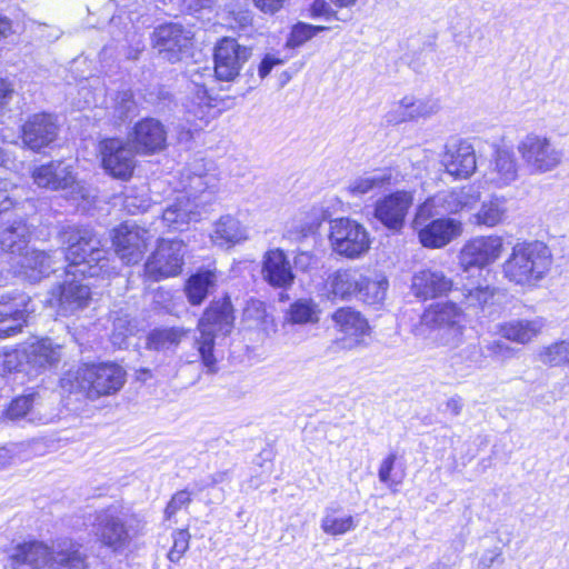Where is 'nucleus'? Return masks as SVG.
I'll use <instances>...</instances> for the list:
<instances>
[{
    "label": "nucleus",
    "mask_w": 569,
    "mask_h": 569,
    "mask_svg": "<svg viewBox=\"0 0 569 569\" xmlns=\"http://www.w3.org/2000/svg\"><path fill=\"white\" fill-rule=\"evenodd\" d=\"M66 246L67 276L107 277L110 276L109 259L100 238L88 226H67L60 232Z\"/></svg>",
    "instance_id": "nucleus-1"
},
{
    "label": "nucleus",
    "mask_w": 569,
    "mask_h": 569,
    "mask_svg": "<svg viewBox=\"0 0 569 569\" xmlns=\"http://www.w3.org/2000/svg\"><path fill=\"white\" fill-rule=\"evenodd\" d=\"M126 380L127 372L118 363H81L69 369L60 385L70 393H81L90 400H97L119 392Z\"/></svg>",
    "instance_id": "nucleus-2"
},
{
    "label": "nucleus",
    "mask_w": 569,
    "mask_h": 569,
    "mask_svg": "<svg viewBox=\"0 0 569 569\" xmlns=\"http://www.w3.org/2000/svg\"><path fill=\"white\" fill-rule=\"evenodd\" d=\"M146 521L137 513L110 506L96 513L92 532L101 547L113 555H123L134 539L142 536Z\"/></svg>",
    "instance_id": "nucleus-3"
},
{
    "label": "nucleus",
    "mask_w": 569,
    "mask_h": 569,
    "mask_svg": "<svg viewBox=\"0 0 569 569\" xmlns=\"http://www.w3.org/2000/svg\"><path fill=\"white\" fill-rule=\"evenodd\" d=\"M87 556L72 542L58 545L54 550L42 541L30 540L17 545L9 555L13 569L21 567L41 569H86Z\"/></svg>",
    "instance_id": "nucleus-4"
},
{
    "label": "nucleus",
    "mask_w": 569,
    "mask_h": 569,
    "mask_svg": "<svg viewBox=\"0 0 569 569\" xmlns=\"http://www.w3.org/2000/svg\"><path fill=\"white\" fill-rule=\"evenodd\" d=\"M552 264V253L542 241L516 243L502 263L503 277L521 287H533L542 280Z\"/></svg>",
    "instance_id": "nucleus-5"
},
{
    "label": "nucleus",
    "mask_w": 569,
    "mask_h": 569,
    "mask_svg": "<svg viewBox=\"0 0 569 569\" xmlns=\"http://www.w3.org/2000/svg\"><path fill=\"white\" fill-rule=\"evenodd\" d=\"M232 326L233 315L229 299L212 302L200 318L198 322L199 337H196L194 346L209 372L216 371L214 340L219 336L229 335Z\"/></svg>",
    "instance_id": "nucleus-6"
},
{
    "label": "nucleus",
    "mask_w": 569,
    "mask_h": 569,
    "mask_svg": "<svg viewBox=\"0 0 569 569\" xmlns=\"http://www.w3.org/2000/svg\"><path fill=\"white\" fill-rule=\"evenodd\" d=\"M420 326L430 329L436 346L455 349L463 340L465 313L455 302H437L423 311Z\"/></svg>",
    "instance_id": "nucleus-7"
},
{
    "label": "nucleus",
    "mask_w": 569,
    "mask_h": 569,
    "mask_svg": "<svg viewBox=\"0 0 569 569\" xmlns=\"http://www.w3.org/2000/svg\"><path fill=\"white\" fill-rule=\"evenodd\" d=\"M412 227L418 233L420 243L429 249L443 248L463 232L460 220L436 214L431 210L422 213L421 206L417 209Z\"/></svg>",
    "instance_id": "nucleus-8"
},
{
    "label": "nucleus",
    "mask_w": 569,
    "mask_h": 569,
    "mask_svg": "<svg viewBox=\"0 0 569 569\" xmlns=\"http://www.w3.org/2000/svg\"><path fill=\"white\" fill-rule=\"evenodd\" d=\"M219 181L212 163L208 167L203 160H197L182 171L179 193L198 208H203L213 200Z\"/></svg>",
    "instance_id": "nucleus-9"
},
{
    "label": "nucleus",
    "mask_w": 569,
    "mask_h": 569,
    "mask_svg": "<svg viewBox=\"0 0 569 569\" xmlns=\"http://www.w3.org/2000/svg\"><path fill=\"white\" fill-rule=\"evenodd\" d=\"M329 241L332 250L346 258L357 259L363 256L371 244L368 230L350 218L330 221Z\"/></svg>",
    "instance_id": "nucleus-10"
},
{
    "label": "nucleus",
    "mask_w": 569,
    "mask_h": 569,
    "mask_svg": "<svg viewBox=\"0 0 569 569\" xmlns=\"http://www.w3.org/2000/svg\"><path fill=\"white\" fill-rule=\"evenodd\" d=\"M518 152L531 173H545L561 162L562 154L550 139L543 136L527 134L518 144Z\"/></svg>",
    "instance_id": "nucleus-11"
},
{
    "label": "nucleus",
    "mask_w": 569,
    "mask_h": 569,
    "mask_svg": "<svg viewBox=\"0 0 569 569\" xmlns=\"http://www.w3.org/2000/svg\"><path fill=\"white\" fill-rule=\"evenodd\" d=\"M503 249V239L498 234L473 237L462 246L458 257L459 266L465 272L472 268L482 270L495 263Z\"/></svg>",
    "instance_id": "nucleus-12"
},
{
    "label": "nucleus",
    "mask_w": 569,
    "mask_h": 569,
    "mask_svg": "<svg viewBox=\"0 0 569 569\" xmlns=\"http://www.w3.org/2000/svg\"><path fill=\"white\" fill-rule=\"evenodd\" d=\"M481 192L475 186L443 190L428 198L421 203V211L431 210L436 214L446 217L461 211L472 210L480 201Z\"/></svg>",
    "instance_id": "nucleus-13"
},
{
    "label": "nucleus",
    "mask_w": 569,
    "mask_h": 569,
    "mask_svg": "<svg viewBox=\"0 0 569 569\" xmlns=\"http://www.w3.org/2000/svg\"><path fill=\"white\" fill-rule=\"evenodd\" d=\"M183 256L182 241L161 239L146 262V273L153 280L177 276L181 272Z\"/></svg>",
    "instance_id": "nucleus-14"
},
{
    "label": "nucleus",
    "mask_w": 569,
    "mask_h": 569,
    "mask_svg": "<svg viewBox=\"0 0 569 569\" xmlns=\"http://www.w3.org/2000/svg\"><path fill=\"white\" fill-rule=\"evenodd\" d=\"M331 319L335 328L342 335L332 341L331 348L338 350H352L363 342L369 326L367 320L357 310L350 307L337 309Z\"/></svg>",
    "instance_id": "nucleus-15"
},
{
    "label": "nucleus",
    "mask_w": 569,
    "mask_h": 569,
    "mask_svg": "<svg viewBox=\"0 0 569 569\" xmlns=\"http://www.w3.org/2000/svg\"><path fill=\"white\" fill-rule=\"evenodd\" d=\"M152 42L163 60L174 63L188 56L192 46V34L178 23H168L153 31Z\"/></svg>",
    "instance_id": "nucleus-16"
},
{
    "label": "nucleus",
    "mask_w": 569,
    "mask_h": 569,
    "mask_svg": "<svg viewBox=\"0 0 569 569\" xmlns=\"http://www.w3.org/2000/svg\"><path fill=\"white\" fill-rule=\"evenodd\" d=\"M152 236L136 223L126 222L113 231V246L119 258L130 264L142 260Z\"/></svg>",
    "instance_id": "nucleus-17"
},
{
    "label": "nucleus",
    "mask_w": 569,
    "mask_h": 569,
    "mask_svg": "<svg viewBox=\"0 0 569 569\" xmlns=\"http://www.w3.org/2000/svg\"><path fill=\"white\" fill-rule=\"evenodd\" d=\"M99 152L104 170L112 177L127 180L132 176L136 161L133 148L117 138L103 139Z\"/></svg>",
    "instance_id": "nucleus-18"
},
{
    "label": "nucleus",
    "mask_w": 569,
    "mask_h": 569,
    "mask_svg": "<svg viewBox=\"0 0 569 569\" xmlns=\"http://www.w3.org/2000/svg\"><path fill=\"white\" fill-rule=\"evenodd\" d=\"M251 56V49L236 39L223 38L214 49V73L219 80L231 81Z\"/></svg>",
    "instance_id": "nucleus-19"
},
{
    "label": "nucleus",
    "mask_w": 569,
    "mask_h": 569,
    "mask_svg": "<svg viewBox=\"0 0 569 569\" xmlns=\"http://www.w3.org/2000/svg\"><path fill=\"white\" fill-rule=\"evenodd\" d=\"M128 141L136 153H156L164 149L167 131L159 120L144 118L134 124Z\"/></svg>",
    "instance_id": "nucleus-20"
},
{
    "label": "nucleus",
    "mask_w": 569,
    "mask_h": 569,
    "mask_svg": "<svg viewBox=\"0 0 569 569\" xmlns=\"http://www.w3.org/2000/svg\"><path fill=\"white\" fill-rule=\"evenodd\" d=\"M412 201V196L409 192H393L377 201L375 217L388 229L398 231L403 227Z\"/></svg>",
    "instance_id": "nucleus-21"
},
{
    "label": "nucleus",
    "mask_w": 569,
    "mask_h": 569,
    "mask_svg": "<svg viewBox=\"0 0 569 569\" xmlns=\"http://www.w3.org/2000/svg\"><path fill=\"white\" fill-rule=\"evenodd\" d=\"M59 132L56 117L50 113H37L23 126V142L31 150L39 151L52 143Z\"/></svg>",
    "instance_id": "nucleus-22"
},
{
    "label": "nucleus",
    "mask_w": 569,
    "mask_h": 569,
    "mask_svg": "<svg viewBox=\"0 0 569 569\" xmlns=\"http://www.w3.org/2000/svg\"><path fill=\"white\" fill-rule=\"evenodd\" d=\"M261 274L273 288L288 289L295 281L291 263L279 248L270 249L263 254Z\"/></svg>",
    "instance_id": "nucleus-23"
},
{
    "label": "nucleus",
    "mask_w": 569,
    "mask_h": 569,
    "mask_svg": "<svg viewBox=\"0 0 569 569\" xmlns=\"http://www.w3.org/2000/svg\"><path fill=\"white\" fill-rule=\"evenodd\" d=\"M452 286V280L443 271L431 268L416 271L411 279L412 293L423 300L447 295Z\"/></svg>",
    "instance_id": "nucleus-24"
},
{
    "label": "nucleus",
    "mask_w": 569,
    "mask_h": 569,
    "mask_svg": "<svg viewBox=\"0 0 569 569\" xmlns=\"http://www.w3.org/2000/svg\"><path fill=\"white\" fill-rule=\"evenodd\" d=\"M59 257L60 252L58 250L46 252L28 247L14 263L20 267V273H23L31 281H38L56 271L54 266Z\"/></svg>",
    "instance_id": "nucleus-25"
},
{
    "label": "nucleus",
    "mask_w": 569,
    "mask_h": 569,
    "mask_svg": "<svg viewBox=\"0 0 569 569\" xmlns=\"http://www.w3.org/2000/svg\"><path fill=\"white\" fill-rule=\"evenodd\" d=\"M442 163L449 174L456 178H468L477 168L475 150L470 143L459 141L447 149Z\"/></svg>",
    "instance_id": "nucleus-26"
},
{
    "label": "nucleus",
    "mask_w": 569,
    "mask_h": 569,
    "mask_svg": "<svg viewBox=\"0 0 569 569\" xmlns=\"http://www.w3.org/2000/svg\"><path fill=\"white\" fill-rule=\"evenodd\" d=\"M483 178L485 183L495 188L511 184L518 178V164L515 154L510 150L498 149Z\"/></svg>",
    "instance_id": "nucleus-27"
},
{
    "label": "nucleus",
    "mask_w": 569,
    "mask_h": 569,
    "mask_svg": "<svg viewBox=\"0 0 569 569\" xmlns=\"http://www.w3.org/2000/svg\"><path fill=\"white\" fill-rule=\"evenodd\" d=\"M53 296L57 297L59 313L69 316L89 305L91 291L88 284L73 279L60 286Z\"/></svg>",
    "instance_id": "nucleus-28"
},
{
    "label": "nucleus",
    "mask_w": 569,
    "mask_h": 569,
    "mask_svg": "<svg viewBox=\"0 0 569 569\" xmlns=\"http://www.w3.org/2000/svg\"><path fill=\"white\" fill-rule=\"evenodd\" d=\"M398 181V172L392 168H379L352 179L347 192L352 197H362L370 191L387 188Z\"/></svg>",
    "instance_id": "nucleus-29"
},
{
    "label": "nucleus",
    "mask_w": 569,
    "mask_h": 569,
    "mask_svg": "<svg viewBox=\"0 0 569 569\" xmlns=\"http://www.w3.org/2000/svg\"><path fill=\"white\" fill-rule=\"evenodd\" d=\"M199 209L197 204L191 203V200L179 193L163 210L162 221L171 230H182L192 220H198Z\"/></svg>",
    "instance_id": "nucleus-30"
},
{
    "label": "nucleus",
    "mask_w": 569,
    "mask_h": 569,
    "mask_svg": "<svg viewBox=\"0 0 569 569\" xmlns=\"http://www.w3.org/2000/svg\"><path fill=\"white\" fill-rule=\"evenodd\" d=\"M26 357L28 363L33 368H51L60 362L62 347L49 338H43L28 346Z\"/></svg>",
    "instance_id": "nucleus-31"
},
{
    "label": "nucleus",
    "mask_w": 569,
    "mask_h": 569,
    "mask_svg": "<svg viewBox=\"0 0 569 569\" xmlns=\"http://www.w3.org/2000/svg\"><path fill=\"white\" fill-rule=\"evenodd\" d=\"M30 236V228L23 220L13 221L0 231V248L14 262L28 248Z\"/></svg>",
    "instance_id": "nucleus-32"
},
{
    "label": "nucleus",
    "mask_w": 569,
    "mask_h": 569,
    "mask_svg": "<svg viewBox=\"0 0 569 569\" xmlns=\"http://www.w3.org/2000/svg\"><path fill=\"white\" fill-rule=\"evenodd\" d=\"M543 327L541 318L517 319L501 323L499 333L507 340L525 345L536 338Z\"/></svg>",
    "instance_id": "nucleus-33"
},
{
    "label": "nucleus",
    "mask_w": 569,
    "mask_h": 569,
    "mask_svg": "<svg viewBox=\"0 0 569 569\" xmlns=\"http://www.w3.org/2000/svg\"><path fill=\"white\" fill-rule=\"evenodd\" d=\"M507 212V199L492 196L481 202L480 208L470 216L469 222L480 227L493 228L503 222Z\"/></svg>",
    "instance_id": "nucleus-34"
},
{
    "label": "nucleus",
    "mask_w": 569,
    "mask_h": 569,
    "mask_svg": "<svg viewBox=\"0 0 569 569\" xmlns=\"http://www.w3.org/2000/svg\"><path fill=\"white\" fill-rule=\"evenodd\" d=\"M248 238L247 229L232 216L221 217L214 224L212 241L220 247L233 246Z\"/></svg>",
    "instance_id": "nucleus-35"
},
{
    "label": "nucleus",
    "mask_w": 569,
    "mask_h": 569,
    "mask_svg": "<svg viewBox=\"0 0 569 569\" xmlns=\"http://www.w3.org/2000/svg\"><path fill=\"white\" fill-rule=\"evenodd\" d=\"M361 274L355 269H339L328 278L330 292L340 299H346L358 291Z\"/></svg>",
    "instance_id": "nucleus-36"
},
{
    "label": "nucleus",
    "mask_w": 569,
    "mask_h": 569,
    "mask_svg": "<svg viewBox=\"0 0 569 569\" xmlns=\"http://www.w3.org/2000/svg\"><path fill=\"white\" fill-rule=\"evenodd\" d=\"M216 280V274L210 270L199 271L192 274L187 280L184 287L188 301L193 306L201 305L210 290L214 287Z\"/></svg>",
    "instance_id": "nucleus-37"
},
{
    "label": "nucleus",
    "mask_w": 569,
    "mask_h": 569,
    "mask_svg": "<svg viewBox=\"0 0 569 569\" xmlns=\"http://www.w3.org/2000/svg\"><path fill=\"white\" fill-rule=\"evenodd\" d=\"M187 332L182 327L156 328L148 335L147 346L156 351L172 350L187 337Z\"/></svg>",
    "instance_id": "nucleus-38"
},
{
    "label": "nucleus",
    "mask_w": 569,
    "mask_h": 569,
    "mask_svg": "<svg viewBox=\"0 0 569 569\" xmlns=\"http://www.w3.org/2000/svg\"><path fill=\"white\" fill-rule=\"evenodd\" d=\"M388 287V279L383 274H376L373 278L361 274V284L358 287L357 293L365 302L378 305L385 300Z\"/></svg>",
    "instance_id": "nucleus-39"
},
{
    "label": "nucleus",
    "mask_w": 569,
    "mask_h": 569,
    "mask_svg": "<svg viewBox=\"0 0 569 569\" xmlns=\"http://www.w3.org/2000/svg\"><path fill=\"white\" fill-rule=\"evenodd\" d=\"M319 306L311 299H299L290 305L287 320L296 325L317 323L319 321Z\"/></svg>",
    "instance_id": "nucleus-40"
},
{
    "label": "nucleus",
    "mask_w": 569,
    "mask_h": 569,
    "mask_svg": "<svg viewBox=\"0 0 569 569\" xmlns=\"http://www.w3.org/2000/svg\"><path fill=\"white\" fill-rule=\"evenodd\" d=\"M357 520L351 515L339 513L337 510H327L321 519V529L330 536H341L357 527Z\"/></svg>",
    "instance_id": "nucleus-41"
},
{
    "label": "nucleus",
    "mask_w": 569,
    "mask_h": 569,
    "mask_svg": "<svg viewBox=\"0 0 569 569\" xmlns=\"http://www.w3.org/2000/svg\"><path fill=\"white\" fill-rule=\"evenodd\" d=\"M403 99L405 107L408 109L409 118H411L412 121L430 118L441 109L440 101L437 98H416L413 96H406Z\"/></svg>",
    "instance_id": "nucleus-42"
},
{
    "label": "nucleus",
    "mask_w": 569,
    "mask_h": 569,
    "mask_svg": "<svg viewBox=\"0 0 569 569\" xmlns=\"http://www.w3.org/2000/svg\"><path fill=\"white\" fill-rule=\"evenodd\" d=\"M539 360L549 366L569 367V337L565 340L543 347L539 351Z\"/></svg>",
    "instance_id": "nucleus-43"
},
{
    "label": "nucleus",
    "mask_w": 569,
    "mask_h": 569,
    "mask_svg": "<svg viewBox=\"0 0 569 569\" xmlns=\"http://www.w3.org/2000/svg\"><path fill=\"white\" fill-rule=\"evenodd\" d=\"M495 296V289L489 286H477L475 288H463V298L468 307L482 309L491 303Z\"/></svg>",
    "instance_id": "nucleus-44"
},
{
    "label": "nucleus",
    "mask_w": 569,
    "mask_h": 569,
    "mask_svg": "<svg viewBox=\"0 0 569 569\" xmlns=\"http://www.w3.org/2000/svg\"><path fill=\"white\" fill-rule=\"evenodd\" d=\"M30 298L24 293H16L14 296H2L0 298V321L6 318L14 317L16 311L27 308Z\"/></svg>",
    "instance_id": "nucleus-45"
},
{
    "label": "nucleus",
    "mask_w": 569,
    "mask_h": 569,
    "mask_svg": "<svg viewBox=\"0 0 569 569\" xmlns=\"http://www.w3.org/2000/svg\"><path fill=\"white\" fill-rule=\"evenodd\" d=\"M327 27L311 26L307 23H298L293 27L290 37L287 40V46L290 48H297L303 44L306 41L315 37L318 32L327 30Z\"/></svg>",
    "instance_id": "nucleus-46"
},
{
    "label": "nucleus",
    "mask_w": 569,
    "mask_h": 569,
    "mask_svg": "<svg viewBox=\"0 0 569 569\" xmlns=\"http://www.w3.org/2000/svg\"><path fill=\"white\" fill-rule=\"evenodd\" d=\"M28 307L20 311H16L14 317L6 318L0 321V337H10L21 331L27 321Z\"/></svg>",
    "instance_id": "nucleus-47"
},
{
    "label": "nucleus",
    "mask_w": 569,
    "mask_h": 569,
    "mask_svg": "<svg viewBox=\"0 0 569 569\" xmlns=\"http://www.w3.org/2000/svg\"><path fill=\"white\" fill-rule=\"evenodd\" d=\"M114 117L123 121L136 111V102L130 91L119 92L114 99Z\"/></svg>",
    "instance_id": "nucleus-48"
},
{
    "label": "nucleus",
    "mask_w": 569,
    "mask_h": 569,
    "mask_svg": "<svg viewBox=\"0 0 569 569\" xmlns=\"http://www.w3.org/2000/svg\"><path fill=\"white\" fill-rule=\"evenodd\" d=\"M34 397L33 395L18 397L11 401L6 411L10 420H18L30 413L32 409Z\"/></svg>",
    "instance_id": "nucleus-49"
},
{
    "label": "nucleus",
    "mask_w": 569,
    "mask_h": 569,
    "mask_svg": "<svg viewBox=\"0 0 569 569\" xmlns=\"http://www.w3.org/2000/svg\"><path fill=\"white\" fill-rule=\"evenodd\" d=\"M54 170L57 169L53 167V161L36 168L32 172L34 183L41 188L58 190V186L54 183Z\"/></svg>",
    "instance_id": "nucleus-50"
},
{
    "label": "nucleus",
    "mask_w": 569,
    "mask_h": 569,
    "mask_svg": "<svg viewBox=\"0 0 569 569\" xmlns=\"http://www.w3.org/2000/svg\"><path fill=\"white\" fill-rule=\"evenodd\" d=\"M396 460V453H390L381 461V465L379 467V480L388 485L389 487L398 486L402 481L401 477L397 478L396 476L392 475Z\"/></svg>",
    "instance_id": "nucleus-51"
},
{
    "label": "nucleus",
    "mask_w": 569,
    "mask_h": 569,
    "mask_svg": "<svg viewBox=\"0 0 569 569\" xmlns=\"http://www.w3.org/2000/svg\"><path fill=\"white\" fill-rule=\"evenodd\" d=\"M54 183L58 189H67L73 186L76 179L72 172V167L63 161H53Z\"/></svg>",
    "instance_id": "nucleus-52"
},
{
    "label": "nucleus",
    "mask_w": 569,
    "mask_h": 569,
    "mask_svg": "<svg viewBox=\"0 0 569 569\" xmlns=\"http://www.w3.org/2000/svg\"><path fill=\"white\" fill-rule=\"evenodd\" d=\"M487 359L492 358L497 361H505L512 357L513 349L501 340H491L485 342Z\"/></svg>",
    "instance_id": "nucleus-53"
},
{
    "label": "nucleus",
    "mask_w": 569,
    "mask_h": 569,
    "mask_svg": "<svg viewBox=\"0 0 569 569\" xmlns=\"http://www.w3.org/2000/svg\"><path fill=\"white\" fill-rule=\"evenodd\" d=\"M190 535L187 530H178L173 535V546L168 553L170 561H179L189 548Z\"/></svg>",
    "instance_id": "nucleus-54"
},
{
    "label": "nucleus",
    "mask_w": 569,
    "mask_h": 569,
    "mask_svg": "<svg viewBox=\"0 0 569 569\" xmlns=\"http://www.w3.org/2000/svg\"><path fill=\"white\" fill-rule=\"evenodd\" d=\"M132 335V328L129 321L124 318H119L113 322V331L111 335V341L114 346L123 348L127 343V339Z\"/></svg>",
    "instance_id": "nucleus-55"
},
{
    "label": "nucleus",
    "mask_w": 569,
    "mask_h": 569,
    "mask_svg": "<svg viewBox=\"0 0 569 569\" xmlns=\"http://www.w3.org/2000/svg\"><path fill=\"white\" fill-rule=\"evenodd\" d=\"M386 122L389 124H399L408 121H412L409 118V111L405 107V99L395 103L392 108L385 116Z\"/></svg>",
    "instance_id": "nucleus-56"
},
{
    "label": "nucleus",
    "mask_w": 569,
    "mask_h": 569,
    "mask_svg": "<svg viewBox=\"0 0 569 569\" xmlns=\"http://www.w3.org/2000/svg\"><path fill=\"white\" fill-rule=\"evenodd\" d=\"M462 355L467 360L475 363L477 367H485L487 363L486 347L483 345H469L462 349Z\"/></svg>",
    "instance_id": "nucleus-57"
},
{
    "label": "nucleus",
    "mask_w": 569,
    "mask_h": 569,
    "mask_svg": "<svg viewBox=\"0 0 569 569\" xmlns=\"http://www.w3.org/2000/svg\"><path fill=\"white\" fill-rule=\"evenodd\" d=\"M191 501L190 493L187 490H181L177 492L166 508V515L168 518L172 517L178 510H180L183 506L189 505Z\"/></svg>",
    "instance_id": "nucleus-58"
},
{
    "label": "nucleus",
    "mask_w": 569,
    "mask_h": 569,
    "mask_svg": "<svg viewBox=\"0 0 569 569\" xmlns=\"http://www.w3.org/2000/svg\"><path fill=\"white\" fill-rule=\"evenodd\" d=\"M310 11L313 17H323L327 20L332 18L338 19L336 12L331 10L326 0H313Z\"/></svg>",
    "instance_id": "nucleus-59"
},
{
    "label": "nucleus",
    "mask_w": 569,
    "mask_h": 569,
    "mask_svg": "<svg viewBox=\"0 0 569 569\" xmlns=\"http://www.w3.org/2000/svg\"><path fill=\"white\" fill-rule=\"evenodd\" d=\"M13 92L12 86L8 81L0 79V116L7 110Z\"/></svg>",
    "instance_id": "nucleus-60"
},
{
    "label": "nucleus",
    "mask_w": 569,
    "mask_h": 569,
    "mask_svg": "<svg viewBox=\"0 0 569 569\" xmlns=\"http://www.w3.org/2000/svg\"><path fill=\"white\" fill-rule=\"evenodd\" d=\"M11 186L8 180L0 179V212L9 210L13 206V200L9 193Z\"/></svg>",
    "instance_id": "nucleus-61"
},
{
    "label": "nucleus",
    "mask_w": 569,
    "mask_h": 569,
    "mask_svg": "<svg viewBox=\"0 0 569 569\" xmlns=\"http://www.w3.org/2000/svg\"><path fill=\"white\" fill-rule=\"evenodd\" d=\"M286 0H253L254 6L264 13L273 14L279 11Z\"/></svg>",
    "instance_id": "nucleus-62"
},
{
    "label": "nucleus",
    "mask_w": 569,
    "mask_h": 569,
    "mask_svg": "<svg viewBox=\"0 0 569 569\" xmlns=\"http://www.w3.org/2000/svg\"><path fill=\"white\" fill-rule=\"evenodd\" d=\"M282 63L283 61L281 59H278L272 54H267L259 64L258 73L260 78H266L274 66Z\"/></svg>",
    "instance_id": "nucleus-63"
},
{
    "label": "nucleus",
    "mask_w": 569,
    "mask_h": 569,
    "mask_svg": "<svg viewBox=\"0 0 569 569\" xmlns=\"http://www.w3.org/2000/svg\"><path fill=\"white\" fill-rule=\"evenodd\" d=\"M17 456V447H0V470H3L8 467H10Z\"/></svg>",
    "instance_id": "nucleus-64"
}]
</instances>
